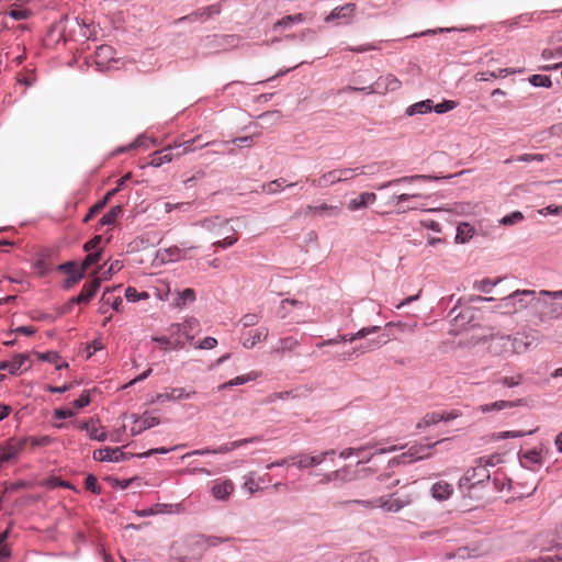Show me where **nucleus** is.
<instances>
[{
    "label": "nucleus",
    "instance_id": "nucleus-1",
    "mask_svg": "<svg viewBox=\"0 0 562 562\" xmlns=\"http://www.w3.org/2000/svg\"><path fill=\"white\" fill-rule=\"evenodd\" d=\"M200 139L201 135L182 143L170 144L162 149L156 150L151 154V158L148 165L158 168L164 164L172 161L176 157H181L190 151H193L194 148L192 146Z\"/></svg>",
    "mask_w": 562,
    "mask_h": 562
},
{
    "label": "nucleus",
    "instance_id": "nucleus-2",
    "mask_svg": "<svg viewBox=\"0 0 562 562\" xmlns=\"http://www.w3.org/2000/svg\"><path fill=\"white\" fill-rule=\"evenodd\" d=\"M526 297H531V301L536 300V291L533 290H516L509 295L499 300L497 308L503 314H515L528 306Z\"/></svg>",
    "mask_w": 562,
    "mask_h": 562
},
{
    "label": "nucleus",
    "instance_id": "nucleus-3",
    "mask_svg": "<svg viewBox=\"0 0 562 562\" xmlns=\"http://www.w3.org/2000/svg\"><path fill=\"white\" fill-rule=\"evenodd\" d=\"M401 81L394 75L379 77L373 83L366 87L347 86L345 92L386 93L400 89Z\"/></svg>",
    "mask_w": 562,
    "mask_h": 562
},
{
    "label": "nucleus",
    "instance_id": "nucleus-4",
    "mask_svg": "<svg viewBox=\"0 0 562 562\" xmlns=\"http://www.w3.org/2000/svg\"><path fill=\"white\" fill-rule=\"evenodd\" d=\"M381 329L380 326H369V327H363L361 329H359L357 333L355 334H344V335H337L336 337L334 338H330V339H326V340H323L321 342H318L316 345L317 348H323L325 346H334V345H338V344H341V342H352L357 339H362L371 334H374L376 331H379Z\"/></svg>",
    "mask_w": 562,
    "mask_h": 562
},
{
    "label": "nucleus",
    "instance_id": "nucleus-5",
    "mask_svg": "<svg viewBox=\"0 0 562 562\" xmlns=\"http://www.w3.org/2000/svg\"><path fill=\"white\" fill-rule=\"evenodd\" d=\"M132 458H136V453L123 452L119 447H104L93 451V459L101 462H123Z\"/></svg>",
    "mask_w": 562,
    "mask_h": 562
},
{
    "label": "nucleus",
    "instance_id": "nucleus-6",
    "mask_svg": "<svg viewBox=\"0 0 562 562\" xmlns=\"http://www.w3.org/2000/svg\"><path fill=\"white\" fill-rule=\"evenodd\" d=\"M101 269L102 267H99L94 271L92 280L86 282L81 292L78 295L71 297V303H89L94 297L101 286V279L98 277Z\"/></svg>",
    "mask_w": 562,
    "mask_h": 562
},
{
    "label": "nucleus",
    "instance_id": "nucleus-7",
    "mask_svg": "<svg viewBox=\"0 0 562 562\" xmlns=\"http://www.w3.org/2000/svg\"><path fill=\"white\" fill-rule=\"evenodd\" d=\"M57 271L64 272L68 274V277L64 280L63 289L70 290L75 284L81 281L85 278L83 270L77 269L76 261H67L57 267Z\"/></svg>",
    "mask_w": 562,
    "mask_h": 562
},
{
    "label": "nucleus",
    "instance_id": "nucleus-8",
    "mask_svg": "<svg viewBox=\"0 0 562 562\" xmlns=\"http://www.w3.org/2000/svg\"><path fill=\"white\" fill-rule=\"evenodd\" d=\"M188 546L193 554L191 557L182 558L181 562H198L202 559L203 553L209 549L205 535L193 536Z\"/></svg>",
    "mask_w": 562,
    "mask_h": 562
},
{
    "label": "nucleus",
    "instance_id": "nucleus-9",
    "mask_svg": "<svg viewBox=\"0 0 562 562\" xmlns=\"http://www.w3.org/2000/svg\"><path fill=\"white\" fill-rule=\"evenodd\" d=\"M192 330V323L187 321L184 323H175L171 324L167 331L172 340H178L182 344V349L186 346L187 341H191L193 336L190 334Z\"/></svg>",
    "mask_w": 562,
    "mask_h": 562
},
{
    "label": "nucleus",
    "instance_id": "nucleus-10",
    "mask_svg": "<svg viewBox=\"0 0 562 562\" xmlns=\"http://www.w3.org/2000/svg\"><path fill=\"white\" fill-rule=\"evenodd\" d=\"M134 426L131 428L132 436H137L144 430L149 429L154 426L159 425L160 420L158 417L144 413L142 416L132 415Z\"/></svg>",
    "mask_w": 562,
    "mask_h": 562
},
{
    "label": "nucleus",
    "instance_id": "nucleus-11",
    "mask_svg": "<svg viewBox=\"0 0 562 562\" xmlns=\"http://www.w3.org/2000/svg\"><path fill=\"white\" fill-rule=\"evenodd\" d=\"M77 427L80 430L87 431L89 438L92 440L103 442L108 439V434L104 430V428L101 426H97V422L93 418H89L88 420L78 422Z\"/></svg>",
    "mask_w": 562,
    "mask_h": 562
},
{
    "label": "nucleus",
    "instance_id": "nucleus-12",
    "mask_svg": "<svg viewBox=\"0 0 562 562\" xmlns=\"http://www.w3.org/2000/svg\"><path fill=\"white\" fill-rule=\"evenodd\" d=\"M449 440V438H443L432 443L413 445L412 447L408 448V451L413 459H415L416 461L423 460L431 456L432 448Z\"/></svg>",
    "mask_w": 562,
    "mask_h": 562
},
{
    "label": "nucleus",
    "instance_id": "nucleus-13",
    "mask_svg": "<svg viewBox=\"0 0 562 562\" xmlns=\"http://www.w3.org/2000/svg\"><path fill=\"white\" fill-rule=\"evenodd\" d=\"M23 447L22 442H16L14 439L7 440L0 443V458L2 463L9 462L16 458Z\"/></svg>",
    "mask_w": 562,
    "mask_h": 562
},
{
    "label": "nucleus",
    "instance_id": "nucleus-14",
    "mask_svg": "<svg viewBox=\"0 0 562 562\" xmlns=\"http://www.w3.org/2000/svg\"><path fill=\"white\" fill-rule=\"evenodd\" d=\"M356 11L355 3H346L344 5L335 8L329 15L325 18L326 22L341 19L345 23H348L353 16Z\"/></svg>",
    "mask_w": 562,
    "mask_h": 562
},
{
    "label": "nucleus",
    "instance_id": "nucleus-15",
    "mask_svg": "<svg viewBox=\"0 0 562 562\" xmlns=\"http://www.w3.org/2000/svg\"><path fill=\"white\" fill-rule=\"evenodd\" d=\"M353 479V475L349 467H344L339 470L331 471L323 475L319 480V484H328L331 481L349 482Z\"/></svg>",
    "mask_w": 562,
    "mask_h": 562
},
{
    "label": "nucleus",
    "instance_id": "nucleus-16",
    "mask_svg": "<svg viewBox=\"0 0 562 562\" xmlns=\"http://www.w3.org/2000/svg\"><path fill=\"white\" fill-rule=\"evenodd\" d=\"M431 496L436 501H447L453 493V487L446 481H438L431 486Z\"/></svg>",
    "mask_w": 562,
    "mask_h": 562
},
{
    "label": "nucleus",
    "instance_id": "nucleus-17",
    "mask_svg": "<svg viewBox=\"0 0 562 562\" xmlns=\"http://www.w3.org/2000/svg\"><path fill=\"white\" fill-rule=\"evenodd\" d=\"M438 177L435 176H425V175H415V176H405L397 179H393L391 181L384 182L381 186L376 187L378 190H383L385 188H390L400 183H411L415 181H429L437 180Z\"/></svg>",
    "mask_w": 562,
    "mask_h": 562
},
{
    "label": "nucleus",
    "instance_id": "nucleus-18",
    "mask_svg": "<svg viewBox=\"0 0 562 562\" xmlns=\"http://www.w3.org/2000/svg\"><path fill=\"white\" fill-rule=\"evenodd\" d=\"M376 200V195L373 192H362L355 199H351L348 202V210L349 211H358L360 209H363L368 206L369 204H372Z\"/></svg>",
    "mask_w": 562,
    "mask_h": 562
},
{
    "label": "nucleus",
    "instance_id": "nucleus-19",
    "mask_svg": "<svg viewBox=\"0 0 562 562\" xmlns=\"http://www.w3.org/2000/svg\"><path fill=\"white\" fill-rule=\"evenodd\" d=\"M115 194L116 190L108 191L101 200H99L97 203L89 207L88 213L83 217L82 222H90L97 214H99L105 207L111 198H113Z\"/></svg>",
    "mask_w": 562,
    "mask_h": 562
},
{
    "label": "nucleus",
    "instance_id": "nucleus-20",
    "mask_svg": "<svg viewBox=\"0 0 562 562\" xmlns=\"http://www.w3.org/2000/svg\"><path fill=\"white\" fill-rule=\"evenodd\" d=\"M195 392H187L183 387H173L170 393H159L154 402L164 403L172 400L190 398Z\"/></svg>",
    "mask_w": 562,
    "mask_h": 562
},
{
    "label": "nucleus",
    "instance_id": "nucleus-21",
    "mask_svg": "<svg viewBox=\"0 0 562 562\" xmlns=\"http://www.w3.org/2000/svg\"><path fill=\"white\" fill-rule=\"evenodd\" d=\"M222 12L221 2L213 3L211 5L198 9L192 12V16L195 18V21H206L214 15H218Z\"/></svg>",
    "mask_w": 562,
    "mask_h": 562
},
{
    "label": "nucleus",
    "instance_id": "nucleus-22",
    "mask_svg": "<svg viewBox=\"0 0 562 562\" xmlns=\"http://www.w3.org/2000/svg\"><path fill=\"white\" fill-rule=\"evenodd\" d=\"M233 491L234 484L232 483V481L226 480L213 485L212 495L214 496V498L218 501H226L228 499Z\"/></svg>",
    "mask_w": 562,
    "mask_h": 562
},
{
    "label": "nucleus",
    "instance_id": "nucleus-23",
    "mask_svg": "<svg viewBox=\"0 0 562 562\" xmlns=\"http://www.w3.org/2000/svg\"><path fill=\"white\" fill-rule=\"evenodd\" d=\"M231 220L222 218L220 216L214 217H206L200 221V225L202 228L212 232L216 234L217 236L221 235V232L218 231L220 227L227 225Z\"/></svg>",
    "mask_w": 562,
    "mask_h": 562
},
{
    "label": "nucleus",
    "instance_id": "nucleus-24",
    "mask_svg": "<svg viewBox=\"0 0 562 562\" xmlns=\"http://www.w3.org/2000/svg\"><path fill=\"white\" fill-rule=\"evenodd\" d=\"M103 305L110 306L115 312H121L123 306V300L120 295L113 293V289H105L101 296Z\"/></svg>",
    "mask_w": 562,
    "mask_h": 562
},
{
    "label": "nucleus",
    "instance_id": "nucleus-25",
    "mask_svg": "<svg viewBox=\"0 0 562 562\" xmlns=\"http://www.w3.org/2000/svg\"><path fill=\"white\" fill-rule=\"evenodd\" d=\"M340 182L339 181V178L337 176V171L336 169L334 170H330L324 175H322L321 177H318L317 179H313L312 180V186L316 187V188H328L333 184H336Z\"/></svg>",
    "mask_w": 562,
    "mask_h": 562
},
{
    "label": "nucleus",
    "instance_id": "nucleus-26",
    "mask_svg": "<svg viewBox=\"0 0 562 562\" xmlns=\"http://www.w3.org/2000/svg\"><path fill=\"white\" fill-rule=\"evenodd\" d=\"M467 473L470 474L471 480L476 486L487 482L491 477L488 469H485L477 463L474 468L469 469Z\"/></svg>",
    "mask_w": 562,
    "mask_h": 562
},
{
    "label": "nucleus",
    "instance_id": "nucleus-27",
    "mask_svg": "<svg viewBox=\"0 0 562 562\" xmlns=\"http://www.w3.org/2000/svg\"><path fill=\"white\" fill-rule=\"evenodd\" d=\"M268 337V329L266 327L257 328L255 331H249L247 337L243 340L245 348H252L258 341L265 340Z\"/></svg>",
    "mask_w": 562,
    "mask_h": 562
},
{
    "label": "nucleus",
    "instance_id": "nucleus-28",
    "mask_svg": "<svg viewBox=\"0 0 562 562\" xmlns=\"http://www.w3.org/2000/svg\"><path fill=\"white\" fill-rule=\"evenodd\" d=\"M378 502H379V507L384 509L385 512H391V513H397L400 512L402 508H404L405 506H407L409 504L408 501H402V499H386L384 497H379L378 498Z\"/></svg>",
    "mask_w": 562,
    "mask_h": 562
},
{
    "label": "nucleus",
    "instance_id": "nucleus-29",
    "mask_svg": "<svg viewBox=\"0 0 562 562\" xmlns=\"http://www.w3.org/2000/svg\"><path fill=\"white\" fill-rule=\"evenodd\" d=\"M315 458L313 456L307 454L305 452H300L296 456L292 457V465L296 467L299 470H305L310 468L316 467Z\"/></svg>",
    "mask_w": 562,
    "mask_h": 562
},
{
    "label": "nucleus",
    "instance_id": "nucleus-30",
    "mask_svg": "<svg viewBox=\"0 0 562 562\" xmlns=\"http://www.w3.org/2000/svg\"><path fill=\"white\" fill-rule=\"evenodd\" d=\"M431 111H432V101L430 99H427V100H423V101H419V102H416V103L409 105L406 109L405 114L408 116H413L416 114H426Z\"/></svg>",
    "mask_w": 562,
    "mask_h": 562
},
{
    "label": "nucleus",
    "instance_id": "nucleus-31",
    "mask_svg": "<svg viewBox=\"0 0 562 562\" xmlns=\"http://www.w3.org/2000/svg\"><path fill=\"white\" fill-rule=\"evenodd\" d=\"M474 235V227L469 223H460L457 227L456 243L464 244Z\"/></svg>",
    "mask_w": 562,
    "mask_h": 562
},
{
    "label": "nucleus",
    "instance_id": "nucleus-32",
    "mask_svg": "<svg viewBox=\"0 0 562 562\" xmlns=\"http://www.w3.org/2000/svg\"><path fill=\"white\" fill-rule=\"evenodd\" d=\"M151 340L161 345L164 351L181 350L182 344L178 340H172L170 336H153Z\"/></svg>",
    "mask_w": 562,
    "mask_h": 562
},
{
    "label": "nucleus",
    "instance_id": "nucleus-33",
    "mask_svg": "<svg viewBox=\"0 0 562 562\" xmlns=\"http://www.w3.org/2000/svg\"><path fill=\"white\" fill-rule=\"evenodd\" d=\"M204 41L218 43V46H223V49H226L229 46H235L238 42V37L236 35H212L206 36Z\"/></svg>",
    "mask_w": 562,
    "mask_h": 562
},
{
    "label": "nucleus",
    "instance_id": "nucleus-34",
    "mask_svg": "<svg viewBox=\"0 0 562 562\" xmlns=\"http://www.w3.org/2000/svg\"><path fill=\"white\" fill-rule=\"evenodd\" d=\"M520 403H521V400H518L516 402H513V401H496L494 403L481 405L480 411L482 413H488V412H493V411H501V409H504V408H509V407L517 406Z\"/></svg>",
    "mask_w": 562,
    "mask_h": 562
},
{
    "label": "nucleus",
    "instance_id": "nucleus-35",
    "mask_svg": "<svg viewBox=\"0 0 562 562\" xmlns=\"http://www.w3.org/2000/svg\"><path fill=\"white\" fill-rule=\"evenodd\" d=\"M294 186H296V183L285 184V179L279 178L273 181H270L267 184H263L262 189H263V192H266L268 194H276V193L280 192L283 188H292Z\"/></svg>",
    "mask_w": 562,
    "mask_h": 562
},
{
    "label": "nucleus",
    "instance_id": "nucleus-36",
    "mask_svg": "<svg viewBox=\"0 0 562 562\" xmlns=\"http://www.w3.org/2000/svg\"><path fill=\"white\" fill-rule=\"evenodd\" d=\"M502 278H497L495 280H491L488 278L476 280L473 283V289L483 293H491L493 288L502 282Z\"/></svg>",
    "mask_w": 562,
    "mask_h": 562
},
{
    "label": "nucleus",
    "instance_id": "nucleus-37",
    "mask_svg": "<svg viewBox=\"0 0 562 562\" xmlns=\"http://www.w3.org/2000/svg\"><path fill=\"white\" fill-rule=\"evenodd\" d=\"M256 378H257L256 373H248L246 375H239V376H236V378H234V379H232V380H229V381H227L225 383L220 384L217 386V390L222 391V390H225L227 387L243 385L246 382L254 381Z\"/></svg>",
    "mask_w": 562,
    "mask_h": 562
},
{
    "label": "nucleus",
    "instance_id": "nucleus-38",
    "mask_svg": "<svg viewBox=\"0 0 562 562\" xmlns=\"http://www.w3.org/2000/svg\"><path fill=\"white\" fill-rule=\"evenodd\" d=\"M103 248H99L94 251H89L88 255L81 262V270L86 273L89 267L97 265L102 259Z\"/></svg>",
    "mask_w": 562,
    "mask_h": 562
},
{
    "label": "nucleus",
    "instance_id": "nucleus-39",
    "mask_svg": "<svg viewBox=\"0 0 562 562\" xmlns=\"http://www.w3.org/2000/svg\"><path fill=\"white\" fill-rule=\"evenodd\" d=\"M95 57L98 64H104L114 58V49L110 45H100L97 47Z\"/></svg>",
    "mask_w": 562,
    "mask_h": 562
},
{
    "label": "nucleus",
    "instance_id": "nucleus-40",
    "mask_svg": "<svg viewBox=\"0 0 562 562\" xmlns=\"http://www.w3.org/2000/svg\"><path fill=\"white\" fill-rule=\"evenodd\" d=\"M516 72H517V70H515V69L504 68V69H499L497 74L494 71L479 72L476 75V79L481 80V81H487L490 79H495L497 77H506L509 74H516Z\"/></svg>",
    "mask_w": 562,
    "mask_h": 562
},
{
    "label": "nucleus",
    "instance_id": "nucleus-41",
    "mask_svg": "<svg viewBox=\"0 0 562 562\" xmlns=\"http://www.w3.org/2000/svg\"><path fill=\"white\" fill-rule=\"evenodd\" d=\"M439 422H441V417H439V412H432V413L426 414L420 419V422L417 423L416 428L417 429L427 428V427L438 424Z\"/></svg>",
    "mask_w": 562,
    "mask_h": 562
},
{
    "label": "nucleus",
    "instance_id": "nucleus-42",
    "mask_svg": "<svg viewBox=\"0 0 562 562\" xmlns=\"http://www.w3.org/2000/svg\"><path fill=\"white\" fill-rule=\"evenodd\" d=\"M123 212L124 210L122 205H115L109 212L103 214L101 218L103 220V223H106V225H113L117 217L123 215Z\"/></svg>",
    "mask_w": 562,
    "mask_h": 562
},
{
    "label": "nucleus",
    "instance_id": "nucleus-43",
    "mask_svg": "<svg viewBox=\"0 0 562 562\" xmlns=\"http://www.w3.org/2000/svg\"><path fill=\"white\" fill-rule=\"evenodd\" d=\"M413 462H416V460L413 459V457L409 454V451L407 450V451L403 452L402 454L392 458L389 461V468H394V467H397L401 464H403V465L411 464Z\"/></svg>",
    "mask_w": 562,
    "mask_h": 562
},
{
    "label": "nucleus",
    "instance_id": "nucleus-44",
    "mask_svg": "<svg viewBox=\"0 0 562 562\" xmlns=\"http://www.w3.org/2000/svg\"><path fill=\"white\" fill-rule=\"evenodd\" d=\"M375 446L372 445V443H367L364 446H361V447H358V448H346L344 449L342 451H340L339 453V457L341 459H348L350 458L351 456H358V454H361L362 452L367 451V450H370L372 448H374Z\"/></svg>",
    "mask_w": 562,
    "mask_h": 562
},
{
    "label": "nucleus",
    "instance_id": "nucleus-45",
    "mask_svg": "<svg viewBox=\"0 0 562 562\" xmlns=\"http://www.w3.org/2000/svg\"><path fill=\"white\" fill-rule=\"evenodd\" d=\"M30 356L29 353H18L13 357V359L10 361L11 366V374H18L19 371L22 369L23 364L26 360H29Z\"/></svg>",
    "mask_w": 562,
    "mask_h": 562
},
{
    "label": "nucleus",
    "instance_id": "nucleus-46",
    "mask_svg": "<svg viewBox=\"0 0 562 562\" xmlns=\"http://www.w3.org/2000/svg\"><path fill=\"white\" fill-rule=\"evenodd\" d=\"M85 488L95 495L102 494V487L98 483L95 475L88 474L85 480Z\"/></svg>",
    "mask_w": 562,
    "mask_h": 562
},
{
    "label": "nucleus",
    "instance_id": "nucleus-47",
    "mask_svg": "<svg viewBox=\"0 0 562 562\" xmlns=\"http://www.w3.org/2000/svg\"><path fill=\"white\" fill-rule=\"evenodd\" d=\"M125 297L128 302H137L139 300H147L149 294L145 291L138 292L135 288L128 286L125 290Z\"/></svg>",
    "mask_w": 562,
    "mask_h": 562
},
{
    "label": "nucleus",
    "instance_id": "nucleus-48",
    "mask_svg": "<svg viewBox=\"0 0 562 562\" xmlns=\"http://www.w3.org/2000/svg\"><path fill=\"white\" fill-rule=\"evenodd\" d=\"M337 210H338V206H336V205H329V204L323 203L317 206L308 205L306 207L305 214L313 212V213H328V214L333 215L337 212Z\"/></svg>",
    "mask_w": 562,
    "mask_h": 562
},
{
    "label": "nucleus",
    "instance_id": "nucleus-49",
    "mask_svg": "<svg viewBox=\"0 0 562 562\" xmlns=\"http://www.w3.org/2000/svg\"><path fill=\"white\" fill-rule=\"evenodd\" d=\"M524 220V214L520 211H514L510 214L503 216L499 220V224L510 226L517 224Z\"/></svg>",
    "mask_w": 562,
    "mask_h": 562
},
{
    "label": "nucleus",
    "instance_id": "nucleus-50",
    "mask_svg": "<svg viewBox=\"0 0 562 562\" xmlns=\"http://www.w3.org/2000/svg\"><path fill=\"white\" fill-rule=\"evenodd\" d=\"M528 80L533 87L551 88L552 86L550 77L544 75H532Z\"/></svg>",
    "mask_w": 562,
    "mask_h": 562
},
{
    "label": "nucleus",
    "instance_id": "nucleus-51",
    "mask_svg": "<svg viewBox=\"0 0 562 562\" xmlns=\"http://www.w3.org/2000/svg\"><path fill=\"white\" fill-rule=\"evenodd\" d=\"M195 300V292L193 289H184L183 291L178 293V299L176 301L177 306L186 305V303L193 302Z\"/></svg>",
    "mask_w": 562,
    "mask_h": 562
},
{
    "label": "nucleus",
    "instance_id": "nucleus-52",
    "mask_svg": "<svg viewBox=\"0 0 562 562\" xmlns=\"http://www.w3.org/2000/svg\"><path fill=\"white\" fill-rule=\"evenodd\" d=\"M124 267L121 260H114L110 263L109 268L102 271V276L99 277L102 280H110L112 276L119 272Z\"/></svg>",
    "mask_w": 562,
    "mask_h": 562
},
{
    "label": "nucleus",
    "instance_id": "nucleus-53",
    "mask_svg": "<svg viewBox=\"0 0 562 562\" xmlns=\"http://www.w3.org/2000/svg\"><path fill=\"white\" fill-rule=\"evenodd\" d=\"M48 488L64 487L76 491V487L68 481H64L58 476H52L45 483Z\"/></svg>",
    "mask_w": 562,
    "mask_h": 562
},
{
    "label": "nucleus",
    "instance_id": "nucleus-54",
    "mask_svg": "<svg viewBox=\"0 0 562 562\" xmlns=\"http://www.w3.org/2000/svg\"><path fill=\"white\" fill-rule=\"evenodd\" d=\"M457 105L458 103L453 100H445L436 105H432V111L437 114H443L456 109Z\"/></svg>",
    "mask_w": 562,
    "mask_h": 562
},
{
    "label": "nucleus",
    "instance_id": "nucleus-55",
    "mask_svg": "<svg viewBox=\"0 0 562 562\" xmlns=\"http://www.w3.org/2000/svg\"><path fill=\"white\" fill-rule=\"evenodd\" d=\"M385 165H386V162H372V164L359 167L358 173L359 175H375L382 168H384Z\"/></svg>",
    "mask_w": 562,
    "mask_h": 562
},
{
    "label": "nucleus",
    "instance_id": "nucleus-56",
    "mask_svg": "<svg viewBox=\"0 0 562 562\" xmlns=\"http://www.w3.org/2000/svg\"><path fill=\"white\" fill-rule=\"evenodd\" d=\"M351 504L360 505L364 508H376L379 507L378 498L375 499H349L341 503L342 506H348Z\"/></svg>",
    "mask_w": 562,
    "mask_h": 562
},
{
    "label": "nucleus",
    "instance_id": "nucleus-57",
    "mask_svg": "<svg viewBox=\"0 0 562 562\" xmlns=\"http://www.w3.org/2000/svg\"><path fill=\"white\" fill-rule=\"evenodd\" d=\"M358 170L359 167L336 169L340 182H345L355 178L358 175Z\"/></svg>",
    "mask_w": 562,
    "mask_h": 562
},
{
    "label": "nucleus",
    "instance_id": "nucleus-58",
    "mask_svg": "<svg viewBox=\"0 0 562 562\" xmlns=\"http://www.w3.org/2000/svg\"><path fill=\"white\" fill-rule=\"evenodd\" d=\"M299 346V341L293 337H285L280 340V347L277 349L279 351H291Z\"/></svg>",
    "mask_w": 562,
    "mask_h": 562
},
{
    "label": "nucleus",
    "instance_id": "nucleus-59",
    "mask_svg": "<svg viewBox=\"0 0 562 562\" xmlns=\"http://www.w3.org/2000/svg\"><path fill=\"white\" fill-rule=\"evenodd\" d=\"M105 480L114 487H119L121 490H126L131 483L135 480V477L132 479H125L120 480L117 477L106 476Z\"/></svg>",
    "mask_w": 562,
    "mask_h": 562
},
{
    "label": "nucleus",
    "instance_id": "nucleus-60",
    "mask_svg": "<svg viewBox=\"0 0 562 562\" xmlns=\"http://www.w3.org/2000/svg\"><path fill=\"white\" fill-rule=\"evenodd\" d=\"M260 318H261V315H259V314L248 313V314H245L240 318V323L243 324L244 327H251V326L257 325L259 323Z\"/></svg>",
    "mask_w": 562,
    "mask_h": 562
},
{
    "label": "nucleus",
    "instance_id": "nucleus-61",
    "mask_svg": "<svg viewBox=\"0 0 562 562\" xmlns=\"http://www.w3.org/2000/svg\"><path fill=\"white\" fill-rule=\"evenodd\" d=\"M476 485L471 480L470 474H468L467 472L459 480V488L461 490V492L467 491L468 493H470V491Z\"/></svg>",
    "mask_w": 562,
    "mask_h": 562
},
{
    "label": "nucleus",
    "instance_id": "nucleus-62",
    "mask_svg": "<svg viewBox=\"0 0 562 562\" xmlns=\"http://www.w3.org/2000/svg\"><path fill=\"white\" fill-rule=\"evenodd\" d=\"M479 465L484 467L485 469H488V467H495L499 462V456H486L481 457L475 461Z\"/></svg>",
    "mask_w": 562,
    "mask_h": 562
},
{
    "label": "nucleus",
    "instance_id": "nucleus-63",
    "mask_svg": "<svg viewBox=\"0 0 562 562\" xmlns=\"http://www.w3.org/2000/svg\"><path fill=\"white\" fill-rule=\"evenodd\" d=\"M35 355L40 360L50 363H57L60 359V356L57 351L35 352Z\"/></svg>",
    "mask_w": 562,
    "mask_h": 562
},
{
    "label": "nucleus",
    "instance_id": "nucleus-64",
    "mask_svg": "<svg viewBox=\"0 0 562 562\" xmlns=\"http://www.w3.org/2000/svg\"><path fill=\"white\" fill-rule=\"evenodd\" d=\"M91 402L90 392L83 391L81 395L72 402L74 406L78 409L88 406Z\"/></svg>",
    "mask_w": 562,
    "mask_h": 562
}]
</instances>
